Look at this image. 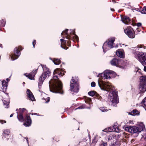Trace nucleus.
I'll return each mask as SVG.
<instances>
[{
    "label": "nucleus",
    "instance_id": "1",
    "mask_svg": "<svg viewBox=\"0 0 146 146\" xmlns=\"http://www.w3.org/2000/svg\"><path fill=\"white\" fill-rule=\"evenodd\" d=\"M64 72L61 69L57 68L55 69L53 73V78L49 82L50 90L52 88L54 92L56 93L63 94L62 90V85L58 77H60L64 74Z\"/></svg>",
    "mask_w": 146,
    "mask_h": 146
},
{
    "label": "nucleus",
    "instance_id": "2",
    "mask_svg": "<svg viewBox=\"0 0 146 146\" xmlns=\"http://www.w3.org/2000/svg\"><path fill=\"white\" fill-rule=\"evenodd\" d=\"M145 128V126L143 124H141L137 127L135 126L126 127L125 130L131 133H139Z\"/></svg>",
    "mask_w": 146,
    "mask_h": 146
},
{
    "label": "nucleus",
    "instance_id": "3",
    "mask_svg": "<svg viewBox=\"0 0 146 146\" xmlns=\"http://www.w3.org/2000/svg\"><path fill=\"white\" fill-rule=\"evenodd\" d=\"M98 82L99 86L102 90L109 91L112 89V86L110 82L105 83L100 79L98 80Z\"/></svg>",
    "mask_w": 146,
    "mask_h": 146
},
{
    "label": "nucleus",
    "instance_id": "4",
    "mask_svg": "<svg viewBox=\"0 0 146 146\" xmlns=\"http://www.w3.org/2000/svg\"><path fill=\"white\" fill-rule=\"evenodd\" d=\"M117 96V92L115 91H113L112 92H111L109 94V98H110V100L112 102L113 106H115L118 103Z\"/></svg>",
    "mask_w": 146,
    "mask_h": 146
},
{
    "label": "nucleus",
    "instance_id": "5",
    "mask_svg": "<svg viewBox=\"0 0 146 146\" xmlns=\"http://www.w3.org/2000/svg\"><path fill=\"white\" fill-rule=\"evenodd\" d=\"M140 79L139 89L141 91L143 92L146 91V77H141Z\"/></svg>",
    "mask_w": 146,
    "mask_h": 146
},
{
    "label": "nucleus",
    "instance_id": "6",
    "mask_svg": "<svg viewBox=\"0 0 146 146\" xmlns=\"http://www.w3.org/2000/svg\"><path fill=\"white\" fill-rule=\"evenodd\" d=\"M115 39L114 38H112L108 40V42H105L103 46V48L104 51L106 49H109V48H111L113 47V43Z\"/></svg>",
    "mask_w": 146,
    "mask_h": 146
},
{
    "label": "nucleus",
    "instance_id": "7",
    "mask_svg": "<svg viewBox=\"0 0 146 146\" xmlns=\"http://www.w3.org/2000/svg\"><path fill=\"white\" fill-rule=\"evenodd\" d=\"M43 72L40 77V80H44L46 78L48 77L50 74V72L49 69L45 66L42 67Z\"/></svg>",
    "mask_w": 146,
    "mask_h": 146
},
{
    "label": "nucleus",
    "instance_id": "8",
    "mask_svg": "<svg viewBox=\"0 0 146 146\" xmlns=\"http://www.w3.org/2000/svg\"><path fill=\"white\" fill-rule=\"evenodd\" d=\"M138 59L142 65H146V53L140 52L138 54Z\"/></svg>",
    "mask_w": 146,
    "mask_h": 146
},
{
    "label": "nucleus",
    "instance_id": "9",
    "mask_svg": "<svg viewBox=\"0 0 146 146\" xmlns=\"http://www.w3.org/2000/svg\"><path fill=\"white\" fill-rule=\"evenodd\" d=\"M125 33L128 36L131 38H134L135 37V34L132 29L127 28L124 30Z\"/></svg>",
    "mask_w": 146,
    "mask_h": 146
},
{
    "label": "nucleus",
    "instance_id": "10",
    "mask_svg": "<svg viewBox=\"0 0 146 146\" xmlns=\"http://www.w3.org/2000/svg\"><path fill=\"white\" fill-rule=\"evenodd\" d=\"M110 62L112 65L118 66L119 65L122 64L123 60L119 58H114L110 61Z\"/></svg>",
    "mask_w": 146,
    "mask_h": 146
},
{
    "label": "nucleus",
    "instance_id": "11",
    "mask_svg": "<svg viewBox=\"0 0 146 146\" xmlns=\"http://www.w3.org/2000/svg\"><path fill=\"white\" fill-rule=\"evenodd\" d=\"M115 73L113 71L110 70H107L105 71L104 73V78H110L113 75H115Z\"/></svg>",
    "mask_w": 146,
    "mask_h": 146
},
{
    "label": "nucleus",
    "instance_id": "12",
    "mask_svg": "<svg viewBox=\"0 0 146 146\" xmlns=\"http://www.w3.org/2000/svg\"><path fill=\"white\" fill-rule=\"evenodd\" d=\"M20 54V52L18 49L17 48H16L15 49L14 55H12L11 56V59L14 60L17 59Z\"/></svg>",
    "mask_w": 146,
    "mask_h": 146
},
{
    "label": "nucleus",
    "instance_id": "13",
    "mask_svg": "<svg viewBox=\"0 0 146 146\" xmlns=\"http://www.w3.org/2000/svg\"><path fill=\"white\" fill-rule=\"evenodd\" d=\"M37 70H33L31 73H30L29 74L27 75L26 74H25V75L26 77L31 80H34V78L35 75L37 72Z\"/></svg>",
    "mask_w": 146,
    "mask_h": 146
},
{
    "label": "nucleus",
    "instance_id": "14",
    "mask_svg": "<svg viewBox=\"0 0 146 146\" xmlns=\"http://www.w3.org/2000/svg\"><path fill=\"white\" fill-rule=\"evenodd\" d=\"M116 55L121 58H124L125 57L124 52L123 50H118L116 51Z\"/></svg>",
    "mask_w": 146,
    "mask_h": 146
},
{
    "label": "nucleus",
    "instance_id": "15",
    "mask_svg": "<svg viewBox=\"0 0 146 146\" xmlns=\"http://www.w3.org/2000/svg\"><path fill=\"white\" fill-rule=\"evenodd\" d=\"M26 122L24 123L23 125L26 127H28L30 126L31 123V120L30 117L28 115L26 116Z\"/></svg>",
    "mask_w": 146,
    "mask_h": 146
},
{
    "label": "nucleus",
    "instance_id": "16",
    "mask_svg": "<svg viewBox=\"0 0 146 146\" xmlns=\"http://www.w3.org/2000/svg\"><path fill=\"white\" fill-rule=\"evenodd\" d=\"M72 33L73 35V36H70L69 35H67V37H66V38L68 39H70L72 38H73L74 39L77 40L78 39V37L75 34V32L74 31H72V33Z\"/></svg>",
    "mask_w": 146,
    "mask_h": 146
},
{
    "label": "nucleus",
    "instance_id": "17",
    "mask_svg": "<svg viewBox=\"0 0 146 146\" xmlns=\"http://www.w3.org/2000/svg\"><path fill=\"white\" fill-rule=\"evenodd\" d=\"M109 131H110L111 130L113 131H115L117 132H119L120 131V130L119 129L117 125H114L111 127L110 128H109Z\"/></svg>",
    "mask_w": 146,
    "mask_h": 146
},
{
    "label": "nucleus",
    "instance_id": "18",
    "mask_svg": "<svg viewBox=\"0 0 146 146\" xmlns=\"http://www.w3.org/2000/svg\"><path fill=\"white\" fill-rule=\"evenodd\" d=\"M76 83H78L76 81H75L74 79H72V82H71V84H70V90L72 91L74 89L75 86H76Z\"/></svg>",
    "mask_w": 146,
    "mask_h": 146
},
{
    "label": "nucleus",
    "instance_id": "19",
    "mask_svg": "<svg viewBox=\"0 0 146 146\" xmlns=\"http://www.w3.org/2000/svg\"><path fill=\"white\" fill-rule=\"evenodd\" d=\"M122 21L125 24H127L129 22L130 20L129 17H125L122 19Z\"/></svg>",
    "mask_w": 146,
    "mask_h": 146
},
{
    "label": "nucleus",
    "instance_id": "20",
    "mask_svg": "<svg viewBox=\"0 0 146 146\" xmlns=\"http://www.w3.org/2000/svg\"><path fill=\"white\" fill-rule=\"evenodd\" d=\"M79 89V84L78 83H76V86H75L74 89L71 91L77 92L78 91Z\"/></svg>",
    "mask_w": 146,
    "mask_h": 146
},
{
    "label": "nucleus",
    "instance_id": "21",
    "mask_svg": "<svg viewBox=\"0 0 146 146\" xmlns=\"http://www.w3.org/2000/svg\"><path fill=\"white\" fill-rule=\"evenodd\" d=\"M17 113H18L17 118L20 121H24V118L22 114L21 113H20L19 115H18L17 112Z\"/></svg>",
    "mask_w": 146,
    "mask_h": 146
},
{
    "label": "nucleus",
    "instance_id": "22",
    "mask_svg": "<svg viewBox=\"0 0 146 146\" xmlns=\"http://www.w3.org/2000/svg\"><path fill=\"white\" fill-rule=\"evenodd\" d=\"M114 135L115 136H114V139L115 141L119 140V138L121 136L120 134L119 133H117L116 134H114Z\"/></svg>",
    "mask_w": 146,
    "mask_h": 146
},
{
    "label": "nucleus",
    "instance_id": "23",
    "mask_svg": "<svg viewBox=\"0 0 146 146\" xmlns=\"http://www.w3.org/2000/svg\"><path fill=\"white\" fill-rule=\"evenodd\" d=\"M53 62L56 65H58L60 63V61L58 59H54L53 60Z\"/></svg>",
    "mask_w": 146,
    "mask_h": 146
},
{
    "label": "nucleus",
    "instance_id": "24",
    "mask_svg": "<svg viewBox=\"0 0 146 146\" xmlns=\"http://www.w3.org/2000/svg\"><path fill=\"white\" fill-rule=\"evenodd\" d=\"M2 85L3 88L6 89L7 88V83L5 81H3L2 82Z\"/></svg>",
    "mask_w": 146,
    "mask_h": 146
},
{
    "label": "nucleus",
    "instance_id": "25",
    "mask_svg": "<svg viewBox=\"0 0 146 146\" xmlns=\"http://www.w3.org/2000/svg\"><path fill=\"white\" fill-rule=\"evenodd\" d=\"M28 97L29 98V100H31L32 101H34L35 100L34 96L33 94L32 95H31Z\"/></svg>",
    "mask_w": 146,
    "mask_h": 146
},
{
    "label": "nucleus",
    "instance_id": "26",
    "mask_svg": "<svg viewBox=\"0 0 146 146\" xmlns=\"http://www.w3.org/2000/svg\"><path fill=\"white\" fill-rule=\"evenodd\" d=\"M114 136H115L114 135V134H111L110 135L107 137V138L108 139V141H109L111 140H114Z\"/></svg>",
    "mask_w": 146,
    "mask_h": 146
},
{
    "label": "nucleus",
    "instance_id": "27",
    "mask_svg": "<svg viewBox=\"0 0 146 146\" xmlns=\"http://www.w3.org/2000/svg\"><path fill=\"white\" fill-rule=\"evenodd\" d=\"M113 141L114 143H115V144L116 145V146H119L121 145V141L120 140L115 141V140H114Z\"/></svg>",
    "mask_w": 146,
    "mask_h": 146
},
{
    "label": "nucleus",
    "instance_id": "28",
    "mask_svg": "<svg viewBox=\"0 0 146 146\" xmlns=\"http://www.w3.org/2000/svg\"><path fill=\"white\" fill-rule=\"evenodd\" d=\"M9 133L10 131L9 130L6 129L4 130L3 133V135H9Z\"/></svg>",
    "mask_w": 146,
    "mask_h": 146
},
{
    "label": "nucleus",
    "instance_id": "29",
    "mask_svg": "<svg viewBox=\"0 0 146 146\" xmlns=\"http://www.w3.org/2000/svg\"><path fill=\"white\" fill-rule=\"evenodd\" d=\"M60 40L61 41V47L65 49V48L63 47V46L65 44L66 42V41L63 39H61Z\"/></svg>",
    "mask_w": 146,
    "mask_h": 146
},
{
    "label": "nucleus",
    "instance_id": "30",
    "mask_svg": "<svg viewBox=\"0 0 146 146\" xmlns=\"http://www.w3.org/2000/svg\"><path fill=\"white\" fill-rule=\"evenodd\" d=\"M138 113H139V112L137 111L136 110H133V112H131V114L133 115H135L138 114Z\"/></svg>",
    "mask_w": 146,
    "mask_h": 146
},
{
    "label": "nucleus",
    "instance_id": "31",
    "mask_svg": "<svg viewBox=\"0 0 146 146\" xmlns=\"http://www.w3.org/2000/svg\"><path fill=\"white\" fill-rule=\"evenodd\" d=\"M40 80V78H39V82L38 83V87H39V88H40V86H41L42 85V84L43 83L44 80Z\"/></svg>",
    "mask_w": 146,
    "mask_h": 146
},
{
    "label": "nucleus",
    "instance_id": "32",
    "mask_svg": "<svg viewBox=\"0 0 146 146\" xmlns=\"http://www.w3.org/2000/svg\"><path fill=\"white\" fill-rule=\"evenodd\" d=\"M88 94L90 96H93L95 95V92L93 91H91L88 92Z\"/></svg>",
    "mask_w": 146,
    "mask_h": 146
},
{
    "label": "nucleus",
    "instance_id": "33",
    "mask_svg": "<svg viewBox=\"0 0 146 146\" xmlns=\"http://www.w3.org/2000/svg\"><path fill=\"white\" fill-rule=\"evenodd\" d=\"M27 96H28L30 95H32L33 93L29 90L28 89H27Z\"/></svg>",
    "mask_w": 146,
    "mask_h": 146
},
{
    "label": "nucleus",
    "instance_id": "34",
    "mask_svg": "<svg viewBox=\"0 0 146 146\" xmlns=\"http://www.w3.org/2000/svg\"><path fill=\"white\" fill-rule=\"evenodd\" d=\"M68 30V29H66L65 31H64L62 32V33H61V35H66L67 36V35H68V34H67V31Z\"/></svg>",
    "mask_w": 146,
    "mask_h": 146
},
{
    "label": "nucleus",
    "instance_id": "35",
    "mask_svg": "<svg viewBox=\"0 0 146 146\" xmlns=\"http://www.w3.org/2000/svg\"><path fill=\"white\" fill-rule=\"evenodd\" d=\"M44 99V100H45V101L44 102L45 103H47L49 102L50 100V98L48 97L46 99L45 98H43L42 99L43 100Z\"/></svg>",
    "mask_w": 146,
    "mask_h": 146
},
{
    "label": "nucleus",
    "instance_id": "36",
    "mask_svg": "<svg viewBox=\"0 0 146 146\" xmlns=\"http://www.w3.org/2000/svg\"><path fill=\"white\" fill-rule=\"evenodd\" d=\"M142 104L146 107V98L143 100Z\"/></svg>",
    "mask_w": 146,
    "mask_h": 146
},
{
    "label": "nucleus",
    "instance_id": "37",
    "mask_svg": "<svg viewBox=\"0 0 146 146\" xmlns=\"http://www.w3.org/2000/svg\"><path fill=\"white\" fill-rule=\"evenodd\" d=\"M141 13L142 14H146V7L144 8L142 11Z\"/></svg>",
    "mask_w": 146,
    "mask_h": 146
},
{
    "label": "nucleus",
    "instance_id": "38",
    "mask_svg": "<svg viewBox=\"0 0 146 146\" xmlns=\"http://www.w3.org/2000/svg\"><path fill=\"white\" fill-rule=\"evenodd\" d=\"M91 85L92 87H94L96 85L95 83L94 82H93L91 83Z\"/></svg>",
    "mask_w": 146,
    "mask_h": 146
},
{
    "label": "nucleus",
    "instance_id": "39",
    "mask_svg": "<svg viewBox=\"0 0 146 146\" xmlns=\"http://www.w3.org/2000/svg\"><path fill=\"white\" fill-rule=\"evenodd\" d=\"M145 47L144 46H143L141 45H138L137 46V48H143L144 49H145Z\"/></svg>",
    "mask_w": 146,
    "mask_h": 146
},
{
    "label": "nucleus",
    "instance_id": "40",
    "mask_svg": "<svg viewBox=\"0 0 146 146\" xmlns=\"http://www.w3.org/2000/svg\"><path fill=\"white\" fill-rule=\"evenodd\" d=\"M36 40H34L33 42V45L34 48H35V44H36Z\"/></svg>",
    "mask_w": 146,
    "mask_h": 146
},
{
    "label": "nucleus",
    "instance_id": "41",
    "mask_svg": "<svg viewBox=\"0 0 146 146\" xmlns=\"http://www.w3.org/2000/svg\"><path fill=\"white\" fill-rule=\"evenodd\" d=\"M101 110L102 112H105V111H107V109H105L104 108H102V109H101Z\"/></svg>",
    "mask_w": 146,
    "mask_h": 146
},
{
    "label": "nucleus",
    "instance_id": "42",
    "mask_svg": "<svg viewBox=\"0 0 146 146\" xmlns=\"http://www.w3.org/2000/svg\"><path fill=\"white\" fill-rule=\"evenodd\" d=\"M143 137L145 140L146 141V133L143 135Z\"/></svg>",
    "mask_w": 146,
    "mask_h": 146
},
{
    "label": "nucleus",
    "instance_id": "43",
    "mask_svg": "<svg viewBox=\"0 0 146 146\" xmlns=\"http://www.w3.org/2000/svg\"><path fill=\"white\" fill-rule=\"evenodd\" d=\"M101 146H107V143H103L101 145Z\"/></svg>",
    "mask_w": 146,
    "mask_h": 146
},
{
    "label": "nucleus",
    "instance_id": "44",
    "mask_svg": "<svg viewBox=\"0 0 146 146\" xmlns=\"http://www.w3.org/2000/svg\"><path fill=\"white\" fill-rule=\"evenodd\" d=\"M25 110H26L24 108H23L22 109H19L20 111H21L22 112L24 111Z\"/></svg>",
    "mask_w": 146,
    "mask_h": 146
},
{
    "label": "nucleus",
    "instance_id": "45",
    "mask_svg": "<svg viewBox=\"0 0 146 146\" xmlns=\"http://www.w3.org/2000/svg\"><path fill=\"white\" fill-rule=\"evenodd\" d=\"M137 25L138 27H140L141 25V24L139 23H137Z\"/></svg>",
    "mask_w": 146,
    "mask_h": 146
},
{
    "label": "nucleus",
    "instance_id": "46",
    "mask_svg": "<svg viewBox=\"0 0 146 146\" xmlns=\"http://www.w3.org/2000/svg\"><path fill=\"white\" fill-rule=\"evenodd\" d=\"M3 122H4V123H6V121L3 120L0 121V122L2 124L3 123Z\"/></svg>",
    "mask_w": 146,
    "mask_h": 146
},
{
    "label": "nucleus",
    "instance_id": "47",
    "mask_svg": "<svg viewBox=\"0 0 146 146\" xmlns=\"http://www.w3.org/2000/svg\"><path fill=\"white\" fill-rule=\"evenodd\" d=\"M110 146H116V145L115 144V143H114L113 141V143L111 144V145Z\"/></svg>",
    "mask_w": 146,
    "mask_h": 146
},
{
    "label": "nucleus",
    "instance_id": "48",
    "mask_svg": "<svg viewBox=\"0 0 146 146\" xmlns=\"http://www.w3.org/2000/svg\"><path fill=\"white\" fill-rule=\"evenodd\" d=\"M144 70L146 72V66H144Z\"/></svg>",
    "mask_w": 146,
    "mask_h": 146
},
{
    "label": "nucleus",
    "instance_id": "49",
    "mask_svg": "<svg viewBox=\"0 0 146 146\" xmlns=\"http://www.w3.org/2000/svg\"><path fill=\"white\" fill-rule=\"evenodd\" d=\"M140 69H138L137 71V72H139V73L140 72Z\"/></svg>",
    "mask_w": 146,
    "mask_h": 146
},
{
    "label": "nucleus",
    "instance_id": "50",
    "mask_svg": "<svg viewBox=\"0 0 146 146\" xmlns=\"http://www.w3.org/2000/svg\"><path fill=\"white\" fill-rule=\"evenodd\" d=\"M82 108H82L81 107H79L78 108H76V109H82Z\"/></svg>",
    "mask_w": 146,
    "mask_h": 146
},
{
    "label": "nucleus",
    "instance_id": "51",
    "mask_svg": "<svg viewBox=\"0 0 146 146\" xmlns=\"http://www.w3.org/2000/svg\"><path fill=\"white\" fill-rule=\"evenodd\" d=\"M13 114H11L10 115V117H12L13 116Z\"/></svg>",
    "mask_w": 146,
    "mask_h": 146
},
{
    "label": "nucleus",
    "instance_id": "52",
    "mask_svg": "<svg viewBox=\"0 0 146 146\" xmlns=\"http://www.w3.org/2000/svg\"><path fill=\"white\" fill-rule=\"evenodd\" d=\"M111 11H114V10L113 9H111Z\"/></svg>",
    "mask_w": 146,
    "mask_h": 146
},
{
    "label": "nucleus",
    "instance_id": "53",
    "mask_svg": "<svg viewBox=\"0 0 146 146\" xmlns=\"http://www.w3.org/2000/svg\"><path fill=\"white\" fill-rule=\"evenodd\" d=\"M26 139L27 141V143L28 144L29 143V142H28V139L27 138H26Z\"/></svg>",
    "mask_w": 146,
    "mask_h": 146
},
{
    "label": "nucleus",
    "instance_id": "54",
    "mask_svg": "<svg viewBox=\"0 0 146 146\" xmlns=\"http://www.w3.org/2000/svg\"><path fill=\"white\" fill-rule=\"evenodd\" d=\"M2 45L1 44H0V47H2Z\"/></svg>",
    "mask_w": 146,
    "mask_h": 146
},
{
    "label": "nucleus",
    "instance_id": "55",
    "mask_svg": "<svg viewBox=\"0 0 146 146\" xmlns=\"http://www.w3.org/2000/svg\"><path fill=\"white\" fill-rule=\"evenodd\" d=\"M6 80H7V81H9V79L8 78H7V79H6Z\"/></svg>",
    "mask_w": 146,
    "mask_h": 146
},
{
    "label": "nucleus",
    "instance_id": "56",
    "mask_svg": "<svg viewBox=\"0 0 146 146\" xmlns=\"http://www.w3.org/2000/svg\"><path fill=\"white\" fill-rule=\"evenodd\" d=\"M131 141H134V139H132Z\"/></svg>",
    "mask_w": 146,
    "mask_h": 146
},
{
    "label": "nucleus",
    "instance_id": "57",
    "mask_svg": "<svg viewBox=\"0 0 146 146\" xmlns=\"http://www.w3.org/2000/svg\"><path fill=\"white\" fill-rule=\"evenodd\" d=\"M17 109L16 110V111H17Z\"/></svg>",
    "mask_w": 146,
    "mask_h": 146
}]
</instances>
